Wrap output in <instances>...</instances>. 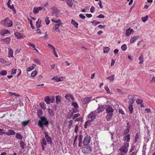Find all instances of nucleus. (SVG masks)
<instances>
[{
  "mask_svg": "<svg viewBox=\"0 0 155 155\" xmlns=\"http://www.w3.org/2000/svg\"><path fill=\"white\" fill-rule=\"evenodd\" d=\"M38 125L42 129H43L44 126H48L49 123L47 119L45 116L41 117H40V119L38 121Z\"/></svg>",
  "mask_w": 155,
  "mask_h": 155,
  "instance_id": "obj_1",
  "label": "nucleus"
},
{
  "mask_svg": "<svg viewBox=\"0 0 155 155\" xmlns=\"http://www.w3.org/2000/svg\"><path fill=\"white\" fill-rule=\"evenodd\" d=\"M0 23L2 25L7 27H9L13 25L12 21L9 18L7 17L3 20H2Z\"/></svg>",
  "mask_w": 155,
  "mask_h": 155,
  "instance_id": "obj_2",
  "label": "nucleus"
},
{
  "mask_svg": "<svg viewBox=\"0 0 155 155\" xmlns=\"http://www.w3.org/2000/svg\"><path fill=\"white\" fill-rule=\"evenodd\" d=\"M129 147V143H125L119 149L120 152H122L124 153H127L128 151V148Z\"/></svg>",
  "mask_w": 155,
  "mask_h": 155,
  "instance_id": "obj_3",
  "label": "nucleus"
},
{
  "mask_svg": "<svg viewBox=\"0 0 155 155\" xmlns=\"http://www.w3.org/2000/svg\"><path fill=\"white\" fill-rule=\"evenodd\" d=\"M44 134H45V140L46 141L47 143L49 144H51L52 143V138L48 135V133L45 132ZM45 138V137H44Z\"/></svg>",
  "mask_w": 155,
  "mask_h": 155,
  "instance_id": "obj_4",
  "label": "nucleus"
},
{
  "mask_svg": "<svg viewBox=\"0 0 155 155\" xmlns=\"http://www.w3.org/2000/svg\"><path fill=\"white\" fill-rule=\"evenodd\" d=\"M82 152L85 154H88L91 152V148L88 147H83Z\"/></svg>",
  "mask_w": 155,
  "mask_h": 155,
  "instance_id": "obj_5",
  "label": "nucleus"
},
{
  "mask_svg": "<svg viewBox=\"0 0 155 155\" xmlns=\"http://www.w3.org/2000/svg\"><path fill=\"white\" fill-rule=\"evenodd\" d=\"M91 137L88 136H87L84 138L83 141V144L84 146H87L88 145L90 142Z\"/></svg>",
  "mask_w": 155,
  "mask_h": 155,
  "instance_id": "obj_6",
  "label": "nucleus"
},
{
  "mask_svg": "<svg viewBox=\"0 0 155 155\" xmlns=\"http://www.w3.org/2000/svg\"><path fill=\"white\" fill-rule=\"evenodd\" d=\"M96 111L91 112L89 115L88 118L90 119L89 121H92L93 120L95 119L96 117Z\"/></svg>",
  "mask_w": 155,
  "mask_h": 155,
  "instance_id": "obj_7",
  "label": "nucleus"
},
{
  "mask_svg": "<svg viewBox=\"0 0 155 155\" xmlns=\"http://www.w3.org/2000/svg\"><path fill=\"white\" fill-rule=\"evenodd\" d=\"M135 95H129L128 96V98L129 99V103L130 104H133L134 102L135 99H136Z\"/></svg>",
  "mask_w": 155,
  "mask_h": 155,
  "instance_id": "obj_8",
  "label": "nucleus"
},
{
  "mask_svg": "<svg viewBox=\"0 0 155 155\" xmlns=\"http://www.w3.org/2000/svg\"><path fill=\"white\" fill-rule=\"evenodd\" d=\"M114 111L113 108L110 105H108L106 109V112L107 114H113Z\"/></svg>",
  "mask_w": 155,
  "mask_h": 155,
  "instance_id": "obj_9",
  "label": "nucleus"
},
{
  "mask_svg": "<svg viewBox=\"0 0 155 155\" xmlns=\"http://www.w3.org/2000/svg\"><path fill=\"white\" fill-rule=\"evenodd\" d=\"M105 110V107L103 105H99L98 108L95 110L97 113H100L103 112Z\"/></svg>",
  "mask_w": 155,
  "mask_h": 155,
  "instance_id": "obj_10",
  "label": "nucleus"
},
{
  "mask_svg": "<svg viewBox=\"0 0 155 155\" xmlns=\"http://www.w3.org/2000/svg\"><path fill=\"white\" fill-rule=\"evenodd\" d=\"M65 97L66 99L69 101H73L74 100V97L71 94H67L65 95Z\"/></svg>",
  "mask_w": 155,
  "mask_h": 155,
  "instance_id": "obj_11",
  "label": "nucleus"
},
{
  "mask_svg": "<svg viewBox=\"0 0 155 155\" xmlns=\"http://www.w3.org/2000/svg\"><path fill=\"white\" fill-rule=\"evenodd\" d=\"M40 143H41L42 149L43 150H44L45 148L44 146L46 145L47 144L45 138H42L41 140Z\"/></svg>",
  "mask_w": 155,
  "mask_h": 155,
  "instance_id": "obj_12",
  "label": "nucleus"
},
{
  "mask_svg": "<svg viewBox=\"0 0 155 155\" xmlns=\"http://www.w3.org/2000/svg\"><path fill=\"white\" fill-rule=\"evenodd\" d=\"M92 98V97H85L82 99V102L84 104H86L89 102Z\"/></svg>",
  "mask_w": 155,
  "mask_h": 155,
  "instance_id": "obj_13",
  "label": "nucleus"
},
{
  "mask_svg": "<svg viewBox=\"0 0 155 155\" xmlns=\"http://www.w3.org/2000/svg\"><path fill=\"white\" fill-rule=\"evenodd\" d=\"M134 31L133 29L129 28L126 31V35L127 36H128L130 35L131 33H133Z\"/></svg>",
  "mask_w": 155,
  "mask_h": 155,
  "instance_id": "obj_14",
  "label": "nucleus"
},
{
  "mask_svg": "<svg viewBox=\"0 0 155 155\" xmlns=\"http://www.w3.org/2000/svg\"><path fill=\"white\" fill-rule=\"evenodd\" d=\"M138 38L139 36L138 35L132 37L130 40V42L131 43H134L137 39Z\"/></svg>",
  "mask_w": 155,
  "mask_h": 155,
  "instance_id": "obj_15",
  "label": "nucleus"
},
{
  "mask_svg": "<svg viewBox=\"0 0 155 155\" xmlns=\"http://www.w3.org/2000/svg\"><path fill=\"white\" fill-rule=\"evenodd\" d=\"M7 63L6 61L2 58H0V64L2 65V67H4L5 65L7 64Z\"/></svg>",
  "mask_w": 155,
  "mask_h": 155,
  "instance_id": "obj_16",
  "label": "nucleus"
},
{
  "mask_svg": "<svg viewBox=\"0 0 155 155\" xmlns=\"http://www.w3.org/2000/svg\"><path fill=\"white\" fill-rule=\"evenodd\" d=\"M15 134V132L12 130H9L7 133H5V134L8 136L14 135Z\"/></svg>",
  "mask_w": 155,
  "mask_h": 155,
  "instance_id": "obj_17",
  "label": "nucleus"
},
{
  "mask_svg": "<svg viewBox=\"0 0 155 155\" xmlns=\"http://www.w3.org/2000/svg\"><path fill=\"white\" fill-rule=\"evenodd\" d=\"M42 9L41 7H38V8H34L33 9V12L35 14L38 13L39 11H41Z\"/></svg>",
  "mask_w": 155,
  "mask_h": 155,
  "instance_id": "obj_18",
  "label": "nucleus"
},
{
  "mask_svg": "<svg viewBox=\"0 0 155 155\" xmlns=\"http://www.w3.org/2000/svg\"><path fill=\"white\" fill-rule=\"evenodd\" d=\"M2 41L5 43L8 44L11 41V39L9 37H7L5 39H2Z\"/></svg>",
  "mask_w": 155,
  "mask_h": 155,
  "instance_id": "obj_19",
  "label": "nucleus"
},
{
  "mask_svg": "<svg viewBox=\"0 0 155 155\" xmlns=\"http://www.w3.org/2000/svg\"><path fill=\"white\" fill-rule=\"evenodd\" d=\"M113 114H107L106 116V118L107 120L108 121H110L112 118V116Z\"/></svg>",
  "mask_w": 155,
  "mask_h": 155,
  "instance_id": "obj_20",
  "label": "nucleus"
},
{
  "mask_svg": "<svg viewBox=\"0 0 155 155\" xmlns=\"http://www.w3.org/2000/svg\"><path fill=\"white\" fill-rule=\"evenodd\" d=\"M62 25H58L55 24L53 28V29L52 30L54 32L56 30H57L58 31L60 32V29H59V27L60 26H61Z\"/></svg>",
  "mask_w": 155,
  "mask_h": 155,
  "instance_id": "obj_21",
  "label": "nucleus"
},
{
  "mask_svg": "<svg viewBox=\"0 0 155 155\" xmlns=\"http://www.w3.org/2000/svg\"><path fill=\"white\" fill-rule=\"evenodd\" d=\"M130 135L128 134L124 136L123 140L125 142H129L130 140Z\"/></svg>",
  "mask_w": 155,
  "mask_h": 155,
  "instance_id": "obj_22",
  "label": "nucleus"
},
{
  "mask_svg": "<svg viewBox=\"0 0 155 155\" xmlns=\"http://www.w3.org/2000/svg\"><path fill=\"white\" fill-rule=\"evenodd\" d=\"M8 56L9 57H13V51L11 48H8Z\"/></svg>",
  "mask_w": 155,
  "mask_h": 155,
  "instance_id": "obj_23",
  "label": "nucleus"
},
{
  "mask_svg": "<svg viewBox=\"0 0 155 155\" xmlns=\"http://www.w3.org/2000/svg\"><path fill=\"white\" fill-rule=\"evenodd\" d=\"M78 108H73L72 109V112H71V116H72L74 115V113H76L79 112V110L77 109Z\"/></svg>",
  "mask_w": 155,
  "mask_h": 155,
  "instance_id": "obj_24",
  "label": "nucleus"
},
{
  "mask_svg": "<svg viewBox=\"0 0 155 155\" xmlns=\"http://www.w3.org/2000/svg\"><path fill=\"white\" fill-rule=\"evenodd\" d=\"M65 1L68 5L70 7L72 6L73 3L72 0H65Z\"/></svg>",
  "mask_w": 155,
  "mask_h": 155,
  "instance_id": "obj_25",
  "label": "nucleus"
},
{
  "mask_svg": "<svg viewBox=\"0 0 155 155\" xmlns=\"http://www.w3.org/2000/svg\"><path fill=\"white\" fill-rule=\"evenodd\" d=\"M51 10L53 14H57L58 13V9L55 7L54 6L51 8Z\"/></svg>",
  "mask_w": 155,
  "mask_h": 155,
  "instance_id": "obj_26",
  "label": "nucleus"
},
{
  "mask_svg": "<svg viewBox=\"0 0 155 155\" xmlns=\"http://www.w3.org/2000/svg\"><path fill=\"white\" fill-rule=\"evenodd\" d=\"M15 35L17 38L18 39H20L23 38V35H21L20 33L16 32L15 33Z\"/></svg>",
  "mask_w": 155,
  "mask_h": 155,
  "instance_id": "obj_27",
  "label": "nucleus"
},
{
  "mask_svg": "<svg viewBox=\"0 0 155 155\" xmlns=\"http://www.w3.org/2000/svg\"><path fill=\"white\" fill-rule=\"evenodd\" d=\"M48 112L50 116H53L54 114V112L51 109H48Z\"/></svg>",
  "mask_w": 155,
  "mask_h": 155,
  "instance_id": "obj_28",
  "label": "nucleus"
},
{
  "mask_svg": "<svg viewBox=\"0 0 155 155\" xmlns=\"http://www.w3.org/2000/svg\"><path fill=\"white\" fill-rule=\"evenodd\" d=\"M51 100L49 97L47 96L46 97L45 99V101L47 104H49L50 103Z\"/></svg>",
  "mask_w": 155,
  "mask_h": 155,
  "instance_id": "obj_29",
  "label": "nucleus"
},
{
  "mask_svg": "<svg viewBox=\"0 0 155 155\" xmlns=\"http://www.w3.org/2000/svg\"><path fill=\"white\" fill-rule=\"evenodd\" d=\"M71 23L75 27L78 28V24L75 22L74 20L72 19L71 21Z\"/></svg>",
  "mask_w": 155,
  "mask_h": 155,
  "instance_id": "obj_30",
  "label": "nucleus"
},
{
  "mask_svg": "<svg viewBox=\"0 0 155 155\" xmlns=\"http://www.w3.org/2000/svg\"><path fill=\"white\" fill-rule=\"evenodd\" d=\"M15 137L21 140L23 138L22 136L19 133H16V134Z\"/></svg>",
  "mask_w": 155,
  "mask_h": 155,
  "instance_id": "obj_31",
  "label": "nucleus"
},
{
  "mask_svg": "<svg viewBox=\"0 0 155 155\" xmlns=\"http://www.w3.org/2000/svg\"><path fill=\"white\" fill-rule=\"evenodd\" d=\"M61 97L59 96H57L56 97V102L58 104L61 101Z\"/></svg>",
  "mask_w": 155,
  "mask_h": 155,
  "instance_id": "obj_32",
  "label": "nucleus"
},
{
  "mask_svg": "<svg viewBox=\"0 0 155 155\" xmlns=\"http://www.w3.org/2000/svg\"><path fill=\"white\" fill-rule=\"evenodd\" d=\"M133 104H130V105L128 107V109L129 111L131 114H132L133 110Z\"/></svg>",
  "mask_w": 155,
  "mask_h": 155,
  "instance_id": "obj_33",
  "label": "nucleus"
},
{
  "mask_svg": "<svg viewBox=\"0 0 155 155\" xmlns=\"http://www.w3.org/2000/svg\"><path fill=\"white\" fill-rule=\"evenodd\" d=\"M143 54H141L139 57V60H140V62H139V63L140 64H142L143 62Z\"/></svg>",
  "mask_w": 155,
  "mask_h": 155,
  "instance_id": "obj_34",
  "label": "nucleus"
},
{
  "mask_svg": "<svg viewBox=\"0 0 155 155\" xmlns=\"http://www.w3.org/2000/svg\"><path fill=\"white\" fill-rule=\"evenodd\" d=\"M41 22V20L40 19H38V21L36 22V25L37 28H39L40 26V24Z\"/></svg>",
  "mask_w": 155,
  "mask_h": 155,
  "instance_id": "obj_35",
  "label": "nucleus"
},
{
  "mask_svg": "<svg viewBox=\"0 0 155 155\" xmlns=\"http://www.w3.org/2000/svg\"><path fill=\"white\" fill-rule=\"evenodd\" d=\"M114 75H112L109 77H107V79H109L110 81L113 82L114 80Z\"/></svg>",
  "mask_w": 155,
  "mask_h": 155,
  "instance_id": "obj_36",
  "label": "nucleus"
},
{
  "mask_svg": "<svg viewBox=\"0 0 155 155\" xmlns=\"http://www.w3.org/2000/svg\"><path fill=\"white\" fill-rule=\"evenodd\" d=\"M54 22L57 23V24L59 25H62V24L61 20L59 19L56 20L55 21H54Z\"/></svg>",
  "mask_w": 155,
  "mask_h": 155,
  "instance_id": "obj_37",
  "label": "nucleus"
},
{
  "mask_svg": "<svg viewBox=\"0 0 155 155\" xmlns=\"http://www.w3.org/2000/svg\"><path fill=\"white\" fill-rule=\"evenodd\" d=\"M40 106L41 108L45 110L46 109V107L45 106V103L43 102H41L40 104Z\"/></svg>",
  "mask_w": 155,
  "mask_h": 155,
  "instance_id": "obj_38",
  "label": "nucleus"
},
{
  "mask_svg": "<svg viewBox=\"0 0 155 155\" xmlns=\"http://www.w3.org/2000/svg\"><path fill=\"white\" fill-rule=\"evenodd\" d=\"M127 46L126 44H124L121 46V48L122 51H125L127 49Z\"/></svg>",
  "mask_w": 155,
  "mask_h": 155,
  "instance_id": "obj_39",
  "label": "nucleus"
},
{
  "mask_svg": "<svg viewBox=\"0 0 155 155\" xmlns=\"http://www.w3.org/2000/svg\"><path fill=\"white\" fill-rule=\"evenodd\" d=\"M10 1H11V0H8V2H7V4L8 6V8H9L11 9H13L14 6V5H10Z\"/></svg>",
  "mask_w": 155,
  "mask_h": 155,
  "instance_id": "obj_40",
  "label": "nucleus"
},
{
  "mask_svg": "<svg viewBox=\"0 0 155 155\" xmlns=\"http://www.w3.org/2000/svg\"><path fill=\"white\" fill-rule=\"evenodd\" d=\"M110 48L108 47H105L104 48L103 51L104 53H107L110 50Z\"/></svg>",
  "mask_w": 155,
  "mask_h": 155,
  "instance_id": "obj_41",
  "label": "nucleus"
},
{
  "mask_svg": "<svg viewBox=\"0 0 155 155\" xmlns=\"http://www.w3.org/2000/svg\"><path fill=\"white\" fill-rule=\"evenodd\" d=\"M80 116V115L78 114L77 113L76 114H75L72 116L73 117H72V119L73 120L76 119V118Z\"/></svg>",
  "mask_w": 155,
  "mask_h": 155,
  "instance_id": "obj_42",
  "label": "nucleus"
},
{
  "mask_svg": "<svg viewBox=\"0 0 155 155\" xmlns=\"http://www.w3.org/2000/svg\"><path fill=\"white\" fill-rule=\"evenodd\" d=\"M20 146L22 149H24L25 148V144L24 142L22 141L20 142Z\"/></svg>",
  "mask_w": 155,
  "mask_h": 155,
  "instance_id": "obj_43",
  "label": "nucleus"
},
{
  "mask_svg": "<svg viewBox=\"0 0 155 155\" xmlns=\"http://www.w3.org/2000/svg\"><path fill=\"white\" fill-rule=\"evenodd\" d=\"M29 122V120H26L25 121H22L21 122L22 125L23 126H25L28 124Z\"/></svg>",
  "mask_w": 155,
  "mask_h": 155,
  "instance_id": "obj_44",
  "label": "nucleus"
},
{
  "mask_svg": "<svg viewBox=\"0 0 155 155\" xmlns=\"http://www.w3.org/2000/svg\"><path fill=\"white\" fill-rule=\"evenodd\" d=\"M72 105L74 108H78V104L75 102H73L71 104Z\"/></svg>",
  "mask_w": 155,
  "mask_h": 155,
  "instance_id": "obj_45",
  "label": "nucleus"
},
{
  "mask_svg": "<svg viewBox=\"0 0 155 155\" xmlns=\"http://www.w3.org/2000/svg\"><path fill=\"white\" fill-rule=\"evenodd\" d=\"M45 21L47 25H48L50 23V20H49V17H46L45 19Z\"/></svg>",
  "mask_w": 155,
  "mask_h": 155,
  "instance_id": "obj_46",
  "label": "nucleus"
},
{
  "mask_svg": "<svg viewBox=\"0 0 155 155\" xmlns=\"http://www.w3.org/2000/svg\"><path fill=\"white\" fill-rule=\"evenodd\" d=\"M143 102L142 100L138 99L136 100V103L138 104H142Z\"/></svg>",
  "mask_w": 155,
  "mask_h": 155,
  "instance_id": "obj_47",
  "label": "nucleus"
},
{
  "mask_svg": "<svg viewBox=\"0 0 155 155\" xmlns=\"http://www.w3.org/2000/svg\"><path fill=\"white\" fill-rule=\"evenodd\" d=\"M148 18V16H146L145 17H143L142 18V20L143 22H145L147 20V19Z\"/></svg>",
  "mask_w": 155,
  "mask_h": 155,
  "instance_id": "obj_48",
  "label": "nucleus"
},
{
  "mask_svg": "<svg viewBox=\"0 0 155 155\" xmlns=\"http://www.w3.org/2000/svg\"><path fill=\"white\" fill-rule=\"evenodd\" d=\"M78 137V135L77 134L75 137L74 138L73 143V145L74 146H75L76 145V141L77 140Z\"/></svg>",
  "mask_w": 155,
  "mask_h": 155,
  "instance_id": "obj_49",
  "label": "nucleus"
},
{
  "mask_svg": "<svg viewBox=\"0 0 155 155\" xmlns=\"http://www.w3.org/2000/svg\"><path fill=\"white\" fill-rule=\"evenodd\" d=\"M83 136L81 135H80L78 137V142H82V140Z\"/></svg>",
  "mask_w": 155,
  "mask_h": 155,
  "instance_id": "obj_50",
  "label": "nucleus"
},
{
  "mask_svg": "<svg viewBox=\"0 0 155 155\" xmlns=\"http://www.w3.org/2000/svg\"><path fill=\"white\" fill-rule=\"evenodd\" d=\"M139 134L138 133L136 134L135 139V142L138 141V140L139 138Z\"/></svg>",
  "mask_w": 155,
  "mask_h": 155,
  "instance_id": "obj_51",
  "label": "nucleus"
},
{
  "mask_svg": "<svg viewBox=\"0 0 155 155\" xmlns=\"http://www.w3.org/2000/svg\"><path fill=\"white\" fill-rule=\"evenodd\" d=\"M104 89H105V90H106V92L107 93H110V89H109V88L107 86H106L104 87Z\"/></svg>",
  "mask_w": 155,
  "mask_h": 155,
  "instance_id": "obj_52",
  "label": "nucleus"
},
{
  "mask_svg": "<svg viewBox=\"0 0 155 155\" xmlns=\"http://www.w3.org/2000/svg\"><path fill=\"white\" fill-rule=\"evenodd\" d=\"M7 73V71L5 70L1 71L0 72V74L2 75H5Z\"/></svg>",
  "mask_w": 155,
  "mask_h": 155,
  "instance_id": "obj_53",
  "label": "nucleus"
},
{
  "mask_svg": "<svg viewBox=\"0 0 155 155\" xmlns=\"http://www.w3.org/2000/svg\"><path fill=\"white\" fill-rule=\"evenodd\" d=\"M37 74V71H33L31 74V76L32 77H34Z\"/></svg>",
  "mask_w": 155,
  "mask_h": 155,
  "instance_id": "obj_54",
  "label": "nucleus"
},
{
  "mask_svg": "<svg viewBox=\"0 0 155 155\" xmlns=\"http://www.w3.org/2000/svg\"><path fill=\"white\" fill-rule=\"evenodd\" d=\"M34 61H35L36 63H37V64H40L41 63L39 60L37 59H35L33 60Z\"/></svg>",
  "mask_w": 155,
  "mask_h": 155,
  "instance_id": "obj_55",
  "label": "nucleus"
},
{
  "mask_svg": "<svg viewBox=\"0 0 155 155\" xmlns=\"http://www.w3.org/2000/svg\"><path fill=\"white\" fill-rule=\"evenodd\" d=\"M79 17L83 19H84L85 18V17L83 14H81L79 15Z\"/></svg>",
  "mask_w": 155,
  "mask_h": 155,
  "instance_id": "obj_56",
  "label": "nucleus"
},
{
  "mask_svg": "<svg viewBox=\"0 0 155 155\" xmlns=\"http://www.w3.org/2000/svg\"><path fill=\"white\" fill-rule=\"evenodd\" d=\"M134 151H136L137 152L138 150L137 149L136 146H133L131 148Z\"/></svg>",
  "mask_w": 155,
  "mask_h": 155,
  "instance_id": "obj_57",
  "label": "nucleus"
},
{
  "mask_svg": "<svg viewBox=\"0 0 155 155\" xmlns=\"http://www.w3.org/2000/svg\"><path fill=\"white\" fill-rule=\"evenodd\" d=\"M78 126L77 125H76V126H75V128L74 129V132L77 134V133L78 132Z\"/></svg>",
  "mask_w": 155,
  "mask_h": 155,
  "instance_id": "obj_58",
  "label": "nucleus"
},
{
  "mask_svg": "<svg viewBox=\"0 0 155 155\" xmlns=\"http://www.w3.org/2000/svg\"><path fill=\"white\" fill-rule=\"evenodd\" d=\"M17 69L15 68H13L12 70V71L11 73V74H15L16 72Z\"/></svg>",
  "mask_w": 155,
  "mask_h": 155,
  "instance_id": "obj_59",
  "label": "nucleus"
},
{
  "mask_svg": "<svg viewBox=\"0 0 155 155\" xmlns=\"http://www.w3.org/2000/svg\"><path fill=\"white\" fill-rule=\"evenodd\" d=\"M150 81L152 83H155V77L153 76Z\"/></svg>",
  "mask_w": 155,
  "mask_h": 155,
  "instance_id": "obj_60",
  "label": "nucleus"
},
{
  "mask_svg": "<svg viewBox=\"0 0 155 155\" xmlns=\"http://www.w3.org/2000/svg\"><path fill=\"white\" fill-rule=\"evenodd\" d=\"M97 17L100 18H104V15L100 14L98 16H97Z\"/></svg>",
  "mask_w": 155,
  "mask_h": 155,
  "instance_id": "obj_61",
  "label": "nucleus"
},
{
  "mask_svg": "<svg viewBox=\"0 0 155 155\" xmlns=\"http://www.w3.org/2000/svg\"><path fill=\"white\" fill-rule=\"evenodd\" d=\"M91 22L92 23L93 25H94V26H96L97 25L96 20H94L93 21H91Z\"/></svg>",
  "mask_w": 155,
  "mask_h": 155,
  "instance_id": "obj_62",
  "label": "nucleus"
},
{
  "mask_svg": "<svg viewBox=\"0 0 155 155\" xmlns=\"http://www.w3.org/2000/svg\"><path fill=\"white\" fill-rule=\"evenodd\" d=\"M48 45L51 48L53 51V50H55V47L53 45L50 44H48Z\"/></svg>",
  "mask_w": 155,
  "mask_h": 155,
  "instance_id": "obj_63",
  "label": "nucleus"
},
{
  "mask_svg": "<svg viewBox=\"0 0 155 155\" xmlns=\"http://www.w3.org/2000/svg\"><path fill=\"white\" fill-rule=\"evenodd\" d=\"M90 11L91 13H93L94 12V8L92 6L90 8Z\"/></svg>",
  "mask_w": 155,
  "mask_h": 155,
  "instance_id": "obj_64",
  "label": "nucleus"
}]
</instances>
